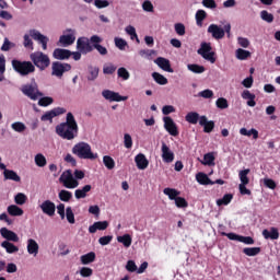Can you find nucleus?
I'll return each instance as SVG.
<instances>
[{"label": "nucleus", "instance_id": "51", "mask_svg": "<svg viewBox=\"0 0 280 280\" xmlns=\"http://www.w3.org/2000/svg\"><path fill=\"white\" fill-rule=\"evenodd\" d=\"M260 19L262 21H266V23H272V21H275V15H272L271 13H269L268 11L266 10H262L260 12Z\"/></svg>", "mask_w": 280, "mask_h": 280}, {"label": "nucleus", "instance_id": "11", "mask_svg": "<svg viewBox=\"0 0 280 280\" xmlns=\"http://www.w3.org/2000/svg\"><path fill=\"white\" fill-rule=\"evenodd\" d=\"M67 113V109L63 107H56L51 110L46 112L42 117V121H54V117H58V115H65Z\"/></svg>", "mask_w": 280, "mask_h": 280}, {"label": "nucleus", "instance_id": "40", "mask_svg": "<svg viewBox=\"0 0 280 280\" xmlns=\"http://www.w3.org/2000/svg\"><path fill=\"white\" fill-rule=\"evenodd\" d=\"M34 161L37 167H45V165H47V158H45L43 153H37L34 158Z\"/></svg>", "mask_w": 280, "mask_h": 280}, {"label": "nucleus", "instance_id": "20", "mask_svg": "<svg viewBox=\"0 0 280 280\" xmlns=\"http://www.w3.org/2000/svg\"><path fill=\"white\" fill-rule=\"evenodd\" d=\"M162 159L164 163H172L174 161V152L170 150L165 142H162Z\"/></svg>", "mask_w": 280, "mask_h": 280}, {"label": "nucleus", "instance_id": "63", "mask_svg": "<svg viewBox=\"0 0 280 280\" xmlns=\"http://www.w3.org/2000/svg\"><path fill=\"white\" fill-rule=\"evenodd\" d=\"M124 145L127 148V150H130L132 148V136L130 133L124 135Z\"/></svg>", "mask_w": 280, "mask_h": 280}, {"label": "nucleus", "instance_id": "61", "mask_svg": "<svg viewBox=\"0 0 280 280\" xmlns=\"http://www.w3.org/2000/svg\"><path fill=\"white\" fill-rule=\"evenodd\" d=\"M115 45H116V47H118V49L124 51V49H126V46L128 45V43L124 38L116 37Z\"/></svg>", "mask_w": 280, "mask_h": 280}, {"label": "nucleus", "instance_id": "57", "mask_svg": "<svg viewBox=\"0 0 280 280\" xmlns=\"http://www.w3.org/2000/svg\"><path fill=\"white\" fill-rule=\"evenodd\" d=\"M51 104H54V98L50 96H44L38 101V106H51Z\"/></svg>", "mask_w": 280, "mask_h": 280}, {"label": "nucleus", "instance_id": "58", "mask_svg": "<svg viewBox=\"0 0 280 280\" xmlns=\"http://www.w3.org/2000/svg\"><path fill=\"white\" fill-rule=\"evenodd\" d=\"M217 108H221V110H224L225 108H229V101L224 97H220L215 102Z\"/></svg>", "mask_w": 280, "mask_h": 280}, {"label": "nucleus", "instance_id": "22", "mask_svg": "<svg viewBox=\"0 0 280 280\" xmlns=\"http://www.w3.org/2000/svg\"><path fill=\"white\" fill-rule=\"evenodd\" d=\"M0 234L8 242H19V235L11 230H8V228H2L0 230Z\"/></svg>", "mask_w": 280, "mask_h": 280}, {"label": "nucleus", "instance_id": "53", "mask_svg": "<svg viewBox=\"0 0 280 280\" xmlns=\"http://www.w3.org/2000/svg\"><path fill=\"white\" fill-rule=\"evenodd\" d=\"M233 200V195L226 194L223 196V198L217 200L218 207H222V205H229Z\"/></svg>", "mask_w": 280, "mask_h": 280}, {"label": "nucleus", "instance_id": "31", "mask_svg": "<svg viewBox=\"0 0 280 280\" xmlns=\"http://www.w3.org/2000/svg\"><path fill=\"white\" fill-rule=\"evenodd\" d=\"M196 179L200 185H215V183L210 180L209 176L205 173H198Z\"/></svg>", "mask_w": 280, "mask_h": 280}, {"label": "nucleus", "instance_id": "26", "mask_svg": "<svg viewBox=\"0 0 280 280\" xmlns=\"http://www.w3.org/2000/svg\"><path fill=\"white\" fill-rule=\"evenodd\" d=\"M262 235L265 240H279V230L277 228H270V231L264 230Z\"/></svg>", "mask_w": 280, "mask_h": 280}, {"label": "nucleus", "instance_id": "54", "mask_svg": "<svg viewBox=\"0 0 280 280\" xmlns=\"http://www.w3.org/2000/svg\"><path fill=\"white\" fill-rule=\"evenodd\" d=\"M115 71H117V67L113 63H107L103 67V73H105V75H113Z\"/></svg>", "mask_w": 280, "mask_h": 280}, {"label": "nucleus", "instance_id": "12", "mask_svg": "<svg viewBox=\"0 0 280 280\" xmlns=\"http://www.w3.org/2000/svg\"><path fill=\"white\" fill-rule=\"evenodd\" d=\"M77 49L81 54H91V51H93V46H91V43L89 42V38L80 37L77 40Z\"/></svg>", "mask_w": 280, "mask_h": 280}, {"label": "nucleus", "instance_id": "47", "mask_svg": "<svg viewBox=\"0 0 280 280\" xmlns=\"http://www.w3.org/2000/svg\"><path fill=\"white\" fill-rule=\"evenodd\" d=\"M69 224H75V214L73 213V209L71 207L66 208V217Z\"/></svg>", "mask_w": 280, "mask_h": 280}, {"label": "nucleus", "instance_id": "4", "mask_svg": "<svg viewBox=\"0 0 280 280\" xmlns=\"http://www.w3.org/2000/svg\"><path fill=\"white\" fill-rule=\"evenodd\" d=\"M12 67L14 71L20 73V75H30V73H34L36 71V67L31 61H20V60H12Z\"/></svg>", "mask_w": 280, "mask_h": 280}, {"label": "nucleus", "instance_id": "17", "mask_svg": "<svg viewBox=\"0 0 280 280\" xmlns=\"http://www.w3.org/2000/svg\"><path fill=\"white\" fill-rule=\"evenodd\" d=\"M208 34L212 35V38H215V40H220L224 38V31L218 24H211L208 27Z\"/></svg>", "mask_w": 280, "mask_h": 280}, {"label": "nucleus", "instance_id": "5", "mask_svg": "<svg viewBox=\"0 0 280 280\" xmlns=\"http://www.w3.org/2000/svg\"><path fill=\"white\" fill-rule=\"evenodd\" d=\"M59 183L66 187V189H75L80 186V182L75 179L71 170H67L60 175Z\"/></svg>", "mask_w": 280, "mask_h": 280}, {"label": "nucleus", "instance_id": "19", "mask_svg": "<svg viewBox=\"0 0 280 280\" xmlns=\"http://www.w3.org/2000/svg\"><path fill=\"white\" fill-rule=\"evenodd\" d=\"M135 163L138 170H148V166L150 165V161H148V158H145V154L143 153L136 155Z\"/></svg>", "mask_w": 280, "mask_h": 280}, {"label": "nucleus", "instance_id": "62", "mask_svg": "<svg viewBox=\"0 0 280 280\" xmlns=\"http://www.w3.org/2000/svg\"><path fill=\"white\" fill-rule=\"evenodd\" d=\"M118 78H122V80H129L130 79V72L126 68H119L117 70Z\"/></svg>", "mask_w": 280, "mask_h": 280}, {"label": "nucleus", "instance_id": "28", "mask_svg": "<svg viewBox=\"0 0 280 280\" xmlns=\"http://www.w3.org/2000/svg\"><path fill=\"white\" fill-rule=\"evenodd\" d=\"M88 80L90 82H95V80H97V77L100 75V68L90 66L88 68Z\"/></svg>", "mask_w": 280, "mask_h": 280}, {"label": "nucleus", "instance_id": "35", "mask_svg": "<svg viewBox=\"0 0 280 280\" xmlns=\"http://www.w3.org/2000/svg\"><path fill=\"white\" fill-rule=\"evenodd\" d=\"M93 261H95V253L94 252H90V253L81 256V264H83V266H88V264H93Z\"/></svg>", "mask_w": 280, "mask_h": 280}, {"label": "nucleus", "instance_id": "32", "mask_svg": "<svg viewBox=\"0 0 280 280\" xmlns=\"http://www.w3.org/2000/svg\"><path fill=\"white\" fill-rule=\"evenodd\" d=\"M202 116H200V114L196 113V112H190L186 115L185 119L186 121H188V124H198V121H200V118Z\"/></svg>", "mask_w": 280, "mask_h": 280}, {"label": "nucleus", "instance_id": "48", "mask_svg": "<svg viewBox=\"0 0 280 280\" xmlns=\"http://www.w3.org/2000/svg\"><path fill=\"white\" fill-rule=\"evenodd\" d=\"M24 42H23V45L26 49H34V42L32 40V35L30 34V31H28V34H25L24 35Z\"/></svg>", "mask_w": 280, "mask_h": 280}, {"label": "nucleus", "instance_id": "36", "mask_svg": "<svg viewBox=\"0 0 280 280\" xmlns=\"http://www.w3.org/2000/svg\"><path fill=\"white\" fill-rule=\"evenodd\" d=\"M58 198L61 200V202H69L73 198V194H71L69 190L62 189L59 191Z\"/></svg>", "mask_w": 280, "mask_h": 280}, {"label": "nucleus", "instance_id": "18", "mask_svg": "<svg viewBox=\"0 0 280 280\" xmlns=\"http://www.w3.org/2000/svg\"><path fill=\"white\" fill-rule=\"evenodd\" d=\"M199 125L202 126L203 132H213V128H215V122L213 120H209L207 116H201L199 118Z\"/></svg>", "mask_w": 280, "mask_h": 280}, {"label": "nucleus", "instance_id": "46", "mask_svg": "<svg viewBox=\"0 0 280 280\" xmlns=\"http://www.w3.org/2000/svg\"><path fill=\"white\" fill-rule=\"evenodd\" d=\"M14 202L15 205H20V207H22V205L27 202V196L23 192H19L14 196Z\"/></svg>", "mask_w": 280, "mask_h": 280}, {"label": "nucleus", "instance_id": "39", "mask_svg": "<svg viewBox=\"0 0 280 280\" xmlns=\"http://www.w3.org/2000/svg\"><path fill=\"white\" fill-rule=\"evenodd\" d=\"M248 174H250L249 168L240 171L238 176H240L241 185H248V183H250V179H248Z\"/></svg>", "mask_w": 280, "mask_h": 280}, {"label": "nucleus", "instance_id": "21", "mask_svg": "<svg viewBox=\"0 0 280 280\" xmlns=\"http://www.w3.org/2000/svg\"><path fill=\"white\" fill-rule=\"evenodd\" d=\"M52 56L56 58V60H68V58H71V50L56 48Z\"/></svg>", "mask_w": 280, "mask_h": 280}, {"label": "nucleus", "instance_id": "25", "mask_svg": "<svg viewBox=\"0 0 280 280\" xmlns=\"http://www.w3.org/2000/svg\"><path fill=\"white\" fill-rule=\"evenodd\" d=\"M91 189H93V187L91 185H85L82 188L77 189L74 191V198H77V200L85 198L86 194H89V191H91Z\"/></svg>", "mask_w": 280, "mask_h": 280}, {"label": "nucleus", "instance_id": "52", "mask_svg": "<svg viewBox=\"0 0 280 280\" xmlns=\"http://www.w3.org/2000/svg\"><path fill=\"white\" fill-rule=\"evenodd\" d=\"M14 47H16V44L10 42V39H8V37H5L4 43L1 46V51H10L11 49H14Z\"/></svg>", "mask_w": 280, "mask_h": 280}, {"label": "nucleus", "instance_id": "43", "mask_svg": "<svg viewBox=\"0 0 280 280\" xmlns=\"http://www.w3.org/2000/svg\"><path fill=\"white\" fill-rule=\"evenodd\" d=\"M236 58L237 60H246L247 58H250V51L238 48L236 49Z\"/></svg>", "mask_w": 280, "mask_h": 280}, {"label": "nucleus", "instance_id": "37", "mask_svg": "<svg viewBox=\"0 0 280 280\" xmlns=\"http://www.w3.org/2000/svg\"><path fill=\"white\" fill-rule=\"evenodd\" d=\"M202 165H215V156H213V153H206L203 155V160L198 159Z\"/></svg>", "mask_w": 280, "mask_h": 280}, {"label": "nucleus", "instance_id": "7", "mask_svg": "<svg viewBox=\"0 0 280 280\" xmlns=\"http://www.w3.org/2000/svg\"><path fill=\"white\" fill-rule=\"evenodd\" d=\"M211 43L203 42L197 50V54L213 65L215 62V57H213L215 56V52L211 51Z\"/></svg>", "mask_w": 280, "mask_h": 280}, {"label": "nucleus", "instance_id": "8", "mask_svg": "<svg viewBox=\"0 0 280 280\" xmlns=\"http://www.w3.org/2000/svg\"><path fill=\"white\" fill-rule=\"evenodd\" d=\"M75 30L73 28H67L63 31V35L59 37V43L62 45V47H69L70 45H73L75 43Z\"/></svg>", "mask_w": 280, "mask_h": 280}, {"label": "nucleus", "instance_id": "60", "mask_svg": "<svg viewBox=\"0 0 280 280\" xmlns=\"http://www.w3.org/2000/svg\"><path fill=\"white\" fill-rule=\"evenodd\" d=\"M94 5L98 10H102L103 8H108V5H110V2L108 0H94Z\"/></svg>", "mask_w": 280, "mask_h": 280}, {"label": "nucleus", "instance_id": "50", "mask_svg": "<svg viewBox=\"0 0 280 280\" xmlns=\"http://www.w3.org/2000/svg\"><path fill=\"white\" fill-rule=\"evenodd\" d=\"M139 56H141V58H145L147 60H151L152 56H156V51L150 49H142L139 51Z\"/></svg>", "mask_w": 280, "mask_h": 280}, {"label": "nucleus", "instance_id": "3", "mask_svg": "<svg viewBox=\"0 0 280 280\" xmlns=\"http://www.w3.org/2000/svg\"><path fill=\"white\" fill-rule=\"evenodd\" d=\"M32 62L39 69L40 71H45L49 65H51V60H49V56L44 54L43 51H35L30 55Z\"/></svg>", "mask_w": 280, "mask_h": 280}, {"label": "nucleus", "instance_id": "14", "mask_svg": "<svg viewBox=\"0 0 280 280\" xmlns=\"http://www.w3.org/2000/svg\"><path fill=\"white\" fill-rule=\"evenodd\" d=\"M30 34L34 40H38L40 43L44 51L47 50V43H49V37L43 35L37 30H30Z\"/></svg>", "mask_w": 280, "mask_h": 280}, {"label": "nucleus", "instance_id": "34", "mask_svg": "<svg viewBox=\"0 0 280 280\" xmlns=\"http://www.w3.org/2000/svg\"><path fill=\"white\" fill-rule=\"evenodd\" d=\"M7 211L9 213V215H13V217H20L23 215V209H21L19 206L16 205H11L7 208Z\"/></svg>", "mask_w": 280, "mask_h": 280}, {"label": "nucleus", "instance_id": "2", "mask_svg": "<svg viewBox=\"0 0 280 280\" xmlns=\"http://www.w3.org/2000/svg\"><path fill=\"white\" fill-rule=\"evenodd\" d=\"M72 154H75L79 159H90L91 161L97 159V154H94L93 151H91V145L86 142H79L75 144L72 148Z\"/></svg>", "mask_w": 280, "mask_h": 280}, {"label": "nucleus", "instance_id": "45", "mask_svg": "<svg viewBox=\"0 0 280 280\" xmlns=\"http://www.w3.org/2000/svg\"><path fill=\"white\" fill-rule=\"evenodd\" d=\"M188 71L192 73H205V67L196 63H189L187 66Z\"/></svg>", "mask_w": 280, "mask_h": 280}, {"label": "nucleus", "instance_id": "9", "mask_svg": "<svg viewBox=\"0 0 280 280\" xmlns=\"http://www.w3.org/2000/svg\"><path fill=\"white\" fill-rule=\"evenodd\" d=\"M67 71H71V65L62 63L60 61L52 62L51 75H56V78H62Z\"/></svg>", "mask_w": 280, "mask_h": 280}, {"label": "nucleus", "instance_id": "23", "mask_svg": "<svg viewBox=\"0 0 280 280\" xmlns=\"http://www.w3.org/2000/svg\"><path fill=\"white\" fill-rule=\"evenodd\" d=\"M27 253L28 255H33V257H36L38 255L39 246L38 243L34 238H28L27 240Z\"/></svg>", "mask_w": 280, "mask_h": 280}, {"label": "nucleus", "instance_id": "29", "mask_svg": "<svg viewBox=\"0 0 280 280\" xmlns=\"http://www.w3.org/2000/svg\"><path fill=\"white\" fill-rule=\"evenodd\" d=\"M117 242H119V244H122L125 248H130V246H132V236H130V234L117 236Z\"/></svg>", "mask_w": 280, "mask_h": 280}, {"label": "nucleus", "instance_id": "1", "mask_svg": "<svg viewBox=\"0 0 280 280\" xmlns=\"http://www.w3.org/2000/svg\"><path fill=\"white\" fill-rule=\"evenodd\" d=\"M56 132L61 139H67L68 141H73L78 137V122L72 113L67 114L66 122L58 125Z\"/></svg>", "mask_w": 280, "mask_h": 280}, {"label": "nucleus", "instance_id": "38", "mask_svg": "<svg viewBox=\"0 0 280 280\" xmlns=\"http://www.w3.org/2000/svg\"><path fill=\"white\" fill-rule=\"evenodd\" d=\"M163 194L168 196L170 200H175L178 198V196H180V191L174 188H164Z\"/></svg>", "mask_w": 280, "mask_h": 280}, {"label": "nucleus", "instance_id": "56", "mask_svg": "<svg viewBox=\"0 0 280 280\" xmlns=\"http://www.w3.org/2000/svg\"><path fill=\"white\" fill-rule=\"evenodd\" d=\"M207 19V12L205 10H198L196 13L197 25H202V22Z\"/></svg>", "mask_w": 280, "mask_h": 280}, {"label": "nucleus", "instance_id": "59", "mask_svg": "<svg viewBox=\"0 0 280 280\" xmlns=\"http://www.w3.org/2000/svg\"><path fill=\"white\" fill-rule=\"evenodd\" d=\"M174 27H175V32H176V34H177L178 36H185V34H186L185 24H183V23H176V24L174 25Z\"/></svg>", "mask_w": 280, "mask_h": 280}, {"label": "nucleus", "instance_id": "33", "mask_svg": "<svg viewBox=\"0 0 280 280\" xmlns=\"http://www.w3.org/2000/svg\"><path fill=\"white\" fill-rule=\"evenodd\" d=\"M2 248H4L7 250V253H9L10 255H12V253H19V247H16V245L10 243V241H4L1 243Z\"/></svg>", "mask_w": 280, "mask_h": 280}, {"label": "nucleus", "instance_id": "64", "mask_svg": "<svg viewBox=\"0 0 280 280\" xmlns=\"http://www.w3.org/2000/svg\"><path fill=\"white\" fill-rule=\"evenodd\" d=\"M142 10H143L144 12H154V4H152V1L145 0V1L142 3Z\"/></svg>", "mask_w": 280, "mask_h": 280}, {"label": "nucleus", "instance_id": "30", "mask_svg": "<svg viewBox=\"0 0 280 280\" xmlns=\"http://www.w3.org/2000/svg\"><path fill=\"white\" fill-rule=\"evenodd\" d=\"M240 135H242L243 137H253V139H259V131H257V129H246V128H241L240 129Z\"/></svg>", "mask_w": 280, "mask_h": 280}, {"label": "nucleus", "instance_id": "44", "mask_svg": "<svg viewBox=\"0 0 280 280\" xmlns=\"http://www.w3.org/2000/svg\"><path fill=\"white\" fill-rule=\"evenodd\" d=\"M103 163L107 170H115V160L110 155L103 156Z\"/></svg>", "mask_w": 280, "mask_h": 280}, {"label": "nucleus", "instance_id": "15", "mask_svg": "<svg viewBox=\"0 0 280 280\" xmlns=\"http://www.w3.org/2000/svg\"><path fill=\"white\" fill-rule=\"evenodd\" d=\"M164 128L168 131V133L172 135V137H178V127H176V122H174V119L172 117H164Z\"/></svg>", "mask_w": 280, "mask_h": 280}, {"label": "nucleus", "instance_id": "27", "mask_svg": "<svg viewBox=\"0 0 280 280\" xmlns=\"http://www.w3.org/2000/svg\"><path fill=\"white\" fill-rule=\"evenodd\" d=\"M3 176L5 180H14V183H21V176H19V174L12 170L4 171Z\"/></svg>", "mask_w": 280, "mask_h": 280}, {"label": "nucleus", "instance_id": "24", "mask_svg": "<svg viewBox=\"0 0 280 280\" xmlns=\"http://www.w3.org/2000/svg\"><path fill=\"white\" fill-rule=\"evenodd\" d=\"M243 100H248L247 101V106H250L252 108H255L257 106V103L255 102V94L250 93V91L245 90L242 93Z\"/></svg>", "mask_w": 280, "mask_h": 280}, {"label": "nucleus", "instance_id": "6", "mask_svg": "<svg viewBox=\"0 0 280 280\" xmlns=\"http://www.w3.org/2000/svg\"><path fill=\"white\" fill-rule=\"evenodd\" d=\"M21 91L26 95V97H30V100H33V102H36L38 97H43L44 95L42 92H39L38 83H36V81H33L31 83L23 85Z\"/></svg>", "mask_w": 280, "mask_h": 280}, {"label": "nucleus", "instance_id": "10", "mask_svg": "<svg viewBox=\"0 0 280 280\" xmlns=\"http://www.w3.org/2000/svg\"><path fill=\"white\" fill-rule=\"evenodd\" d=\"M39 209L45 213V215H48V218H54L56 215V203L49 199L44 200L39 205Z\"/></svg>", "mask_w": 280, "mask_h": 280}, {"label": "nucleus", "instance_id": "49", "mask_svg": "<svg viewBox=\"0 0 280 280\" xmlns=\"http://www.w3.org/2000/svg\"><path fill=\"white\" fill-rule=\"evenodd\" d=\"M12 130H14L15 132H25V130H27V127L25 126V124L21 122V121H16L13 122L11 125Z\"/></svg>", "mask_w": 280, "mask_h": 280}, {"label": "nucleus", "instance_id": "41", "mask_svg": "<svg viewBox=\"0 0 280 280\" xmlns=\"http://www.w3.org/2000/svg\"><path fill=\"white\" fill-rule=\"evenodd\" d=\"M244 255H247V257H255L261 253V248L259 247H245L243 249Z\"/></svg>", "mask_w": 280, "mask_h": 280}, {"label": "nucleus", "instance_id": "13", "mask_svg": "<svg viewBox=\"0 0 280 280\" xmlns=\"http://www.w3.org/2000/svg\"><path fill=\"white\" fill-rule=\"evenodd\" d=\"M102 95L108 102H126V100H128V96H121L119 93L110 90H104Z\"/></svg>", "mask_w": 280, "mask_h": 280}, {"label": "nucleus", "instance_id": "16", "mask_svg": "<svg viewBox=\"0 0 280 280\" xmlns=\"http://www.w3.org/2000/svg\"><path fill=\"white\" fill-rule=\"evenodd\" d=\"M154 63L160 67L163 71H166L167 73H174V69H172V63H170V60L164 57H158L154 60Z\"/></svg>", "mask_w": 280, "mask_h": 280}, {"label": "nucleus", "instance_id": "55", "mask_svg": "<svg viewBox=\"0 0 280 280\" xmlns=\"http://www.w3.org/2000/svg\"><path fill=\"white\" fill-rule=\"evenodd\" d=\"M175 205L178 209H187L189 207V203L183 197H177L175 199Z\"/></svg>", "mask_w": 280, "mask_h": 280}, {"label": "nucleus", "instance_id": "42", "mask_svg": "<svg viewBox=\"0 0 280 280\" xmlns=\"http://www.w3.org/2000/svg\"><path fill=\"white\" fill-rule=\"evenodd\" d=\"M152 78L158 84H161L162 86L167 84V78L159 72H153Z\"/></svg>", "mask_w": 280, "mask_h": 280}]
</instances>
